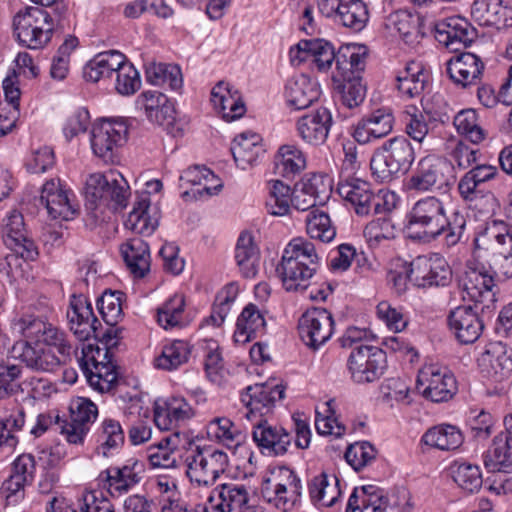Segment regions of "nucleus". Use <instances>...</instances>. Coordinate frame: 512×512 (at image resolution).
I'll return each instance as SVG.
<instances>
[{
	"label": "nucleus",
	"mask_w": 512,
	"mask_h": 512,
	"mask_svg": "<svg viewBox=\"0 0 512 512\" xmlns=\"http://www.w3.org/2000/svg\"><path fill=\"white\" fill-rule=\"evenodd\" d=\"M77 361L89 385L95 390L108 392L117 382L118 373L116 366L108 358V350L83 344Z\"/></svg>",
	"instance_id": "obj_7"
},
{
	"label": "nucleus",
	"mask_w": 512,
	"mask_h": 512,
	"mask_svg": "<svg viewBox=\"0 0 512 512\" xmlns=\"http://www.w3.org/2000/svg\"><path fill=\"white\" fill-rule=\"evenodd\" d=\"M116 83L115 90L124 96L132 95L141 86V80L139 72L131 64L125 60L119 65V68L115 71Z\"/></svg>",
	"instance_id": "obj_54"
},
{
	"label": "nucleus",
	"mask_w": 512,
	"mask_h": 512,
	"mask_svg": "<svg viewBox=\"0 0 512 512\" xmlns=\"http://www.w3.org/2000/svg\"><path fill=\"white\" fill-rule=\"evenodd\" d=\"M40 202L53 219L69 220L76 211L70 203L68 192L54 180L47 181L41 191Z\"/></svg>",
	"instance_id": "obj_27"
},
{
	"label": "nucleus",
	"mask_w": 512,
	"mask_h": 512,
	"mask_svg": "<svg viewBox=\"0 0 512 512\" xmlns=\"http://www.w3.org/2000/svg\"><path fill=\"white\" fill-rule=\"evenodd\" d=\"M124 59L125 56L116 50L99 53L86 63L83 68V77L86 81L94 83L102 78L110 77Z\"/></svg>",
	"instance_id": "obj_34"
},
{
	"label": "nucleus",
	"mask_w": 512,
	"mask_h": 512,
	"mask_svg": "<svg viewBox=\"0 0 512 512\" xmlns=\"http://www.w3.org/2000/svg\"><path fill=\"white\" fill-rule=\"evenodd\" d=\"M244 484L225 483L217 486L208 498L213 512H262L259 506L250 505Z\"/></svg>",
	"instance_id": "obj_16"
},
{
	"label": "nucleus",
	"mask_w": 512,
	"mask_h": 512,
	"mask_svg": "<svg viewBox=\"0 0 512 512\" xmlns=\"http://www.w3.org/2000/svg\"><path fill=\"white\" fill-rule=\"evenodd\" d=\"M252 437L254 442L269 455H284L291 445L292 436L282 427L272 426L267 418L253 422Z\"/></svg>",
	"instance_id": "obj_21"
},
{
	"label": "nucleus",
	"mask_w": 512,
	"mask_h": 512,
	"mask_svg": "<svg viewBox=\"0 0 512 512\" xmlns=\"http://www.w3.org/2000/svg\"><path fill=\"white\" fill-rule=\"evenodd\" d=\"M454 482L464 491L475 493L482 487L483 479L479 466L467 462H455L451 466Z\"/></svg>",
	"instance_id": "obj_48"
},
{
	"label": "nucleus",
	"mask_w": 512,
	"mask_h": 512,
	"mask_svg": "<svg viewBox=\"0 0 512 512\" xmlns=\"http://www.w3.org/2000/svg\"><path fill=\"white\" fill-rule=\"evenodd\" d=\"M319 96L317 84L305 75L291 78L285 87L286 101L296 110L308 108Z\"/></svg>",
	"instance_id": "obj_31"
},
{
	"label": "nucleus",
	"mask_w": 512,
	"mask_h": 512,
	"mask_svg": "<svg viewBox=\"0 0 512 512\" xmlns=\"http://www.w3.org/2000/svg\"><path fill=\"white\" fill-rule=\"evenodd\" d=\"M261 142V136L253 132H243L234 138L230 150L239 168L246 170L254 165L265 152Z\"/></svg>",
	"instance_id": "obj_30"
},
{
	"label": "nucleus",
	"mask_w": 512,
	"mask_h": 512,
	"mask_svg": "<svg viewBox=\"0 0 512 512\" xmlns=\"http://www.w3.org/2000/svg\"><path fill=\"white\" fill-rule=\"evenodd\" d=\"M299 189L317 199L320 205L326 202L331 192L328 177L317 173L307 175V177L303 178L301 188Z\"/></svg>",
	"instance_id": "obj_61"
},
{
	"label": "nucleus",
	"mask_w": 512,
	"mask_h": 512,
	"mask_svg": "<svg viewBox=\"0 0 512 512\" xmlns=\"http://www.w3.org/2000/svg\"><path fill=\"white\" fill-rule=\"evenodd\" d=\"M480 361L482 365H489L500 377H508L512 373V356L502 342L489 343Z\"/></svg>",
	"instance_id": "obj_44"
},
{
	"label": "nucleus",
	"mask_w": 512,
	"mask_h": 512,
	"mask_svg": "<svg viewBox=\"0 0 512 512\" xmlns=\"http://www.w3.org/2000/svg\"><path fill=\"white\" fill-rule=\"evenodd\" d=\"M210 437H214L227 446L235 442L240 436V432L234 426L233 422L226 417H217L211 420L207 427Z\"/></svg>",
	"instance_id": "obj_62"
},
{
	"label": "nucleus",
	"mask_w": 512,
	"mask_h": 512,
	"mask_svg": "<svg viewBox=\"0 0 512 512\" xmlns=\"http://www.w3.org/2000/svg\"><path fill=\"white\" fill-rule=\"evenodd\" d=\"M452 281V269L438 254L418 256L410 262V282L417 287H445Z\"/></svg>",
	"instance_id": "obj_14"
},
{
	"label": "nucleus",
	"mask_w": 512,
	"mask_h": 512,
	"mask_svg": "<svg viewBox=\"0 0 512 512\" xmlns=\"http://www.w3.org/2000/svg\"><path fill=\"white\" fill-rule=\"evenodd\" d=\"M193 414L190 404L181 397L157 400L154 404V423L160 430H173Z\"/></svg>",
	"instance_id": "obj_26"
},
{
	"label": "nucleus",
	"mask_w": 512,
	"mask_h": 512,
	"mask_svg": "<svg viewBox=\"0 0 512 512\" xmlns=\"http://www.w3.org/2000/svg\"><path fill=\"white\" fill-rule=\"evenodd\" d=\"M483 464L491 473H512V437L506 434L496 435L483 454Z\"/></svg>",
	"instance_id": "obj_28"
},
{
	"label": "nucleus",
	"mask_w": 512,
	"mask_h": 512,
	"mask_svg": "<svg viewBox=\"0 0 512 512\" xmlns=\"http://www.w3.org/2000/svg\"><path fill=\"white\" fill-rule=\"evenodd\" d=\"M128 127L124 121L103 120L91 133L93 153L107 164L118 161V150L126 142Z\"/></svg>",
	"instance_id": "obj_10"
},
{
	"label": "nucleus",
	"mask_w": 512,
	"mask_h": 512,
	"mask_svg": "<svg viewBox=\"0 0 512 512\" xmlns=\"http://www.w3.org/2000/svg\"><path fill=\"white\" fill-rule=\"evenodd\" d=\"M459 287L467 293L470 300L476 303H485L484 307L489 308V303L495 302L496 293L493 291L495 287L494 278L484 268H470L464 272L459 279Z\"/></svg>",
	"instance_id": "obj_22"
},
{
	"label": "nucleus",
	"mask_w": 512,
	"mask_h": 512,
	"mask_svg": "<svg viewBox=\"0 0 512 512\" xmlns=\"http://www.w3.org/2000/svg\"><path fill=\"white\" fill-rule=\"evenodd\" d=\"M416 387L426 399L435 403L449 401L458 390L454 375L447 368L436 365L419 371Z\"/></svg>",
	"instance_id": "obj_13"
},
{
	"label": "nucleus",
	"mask_w": 512,
	"mask_h": 512,
	"mask_svg": "<svg viewBox=\"0 0 512 512\" xmlns=\"http://www.w3.org/2000/svg\"><path fill=\"white\" fill-rule=\"evenodd\" d=\"M40 343L54 347L59 353L60 358L61 360H63V362H67L68 360H70L74 352L77 354V349H73V346L71 345L67 337V334L63 330L59 329L57 326H54L53 324H51V326L48 327V330L44 334V338H42V341Z\"/></svg>",
	"instance_id": "obj_59"
},
{
	"label": "nucleus",
	"mask_w": 512,
	"mask_h": 512,
	"mask_svg": "<svg viewBox=\"0 0 512 512\" xmlns=\"http://www.w3.org/2000/svg\"><path fill=\"white\" fill-rule=\"evenodd\" d=\"M347 367L355 383H372L377 381L386 370V352L375 346L359 345L350 353Z\"/></svg>",
	"instance_id": "obj_9"
},
{
	"label": "nucleus",
	"mask_w": 512,
	"mask_h": 512,
	"mask_svg": "<svg viewBox=\"0 0 512 512\" xmlns=\"http://www.w3.org/2000/svg\"><path fill=\"white\" fill-rule=\"evenodd\" d=\"M464 441L460 429L451 424H439L429 428L422 436L421 442L431 448L450 451L458 449Z\"/></svg>",
	"instance_id": "obj_33"
},
{
	"label": "nucleus",
	"mask_w": 512,
	"mask_h": 512,
	"mask_svg": "<svg viewBox=\"0 0 512 512\" xmlns=\"http://www.w3.org/2000/svg\"><path fill=\"white\" fill-rule=\"evenodd\" d=\"M28 233L23 215L18 210H11L2 220V238L5 245L19 241Z\"/></svg>",
	"instance_id": "obj_60"
},
{
	"label": "nucleus",
	"mask_w": 512,
	"mask_h": 512,
	"mask_svg": "<svg viewBox=\"0 0 512 512\" xmlns=\"http://www.w3.org/2000/svg\"><path fill=\"white\" fill-rule=\"evenodd\" d=\"M189 355L188 343L175 340L163 347L161 354L155 359V366L162 370H175L188 361Z\"/></svg>",
	"instance_id": "obj_46"
},
{
	"label": "nucleus",
	"mask_w": 512,
	"mask_h": 512,
	"mask_svg": "<svg viewBox=\"0 0 512 512\" xmlns=\"http://www.w3.org/2000/svg\"><path fill=\"white\" fill-rule=\"evenodd\" d=\"M302 489L299 487L289 488V486H275L262 488V495L267 502L273 504L277 509L288 512L300 502Z\"/></svg>",
	"instance_id": "obj_47"
},
{
	"label": "nucleus",
	"mask_w": 512,
	"mask_h": 512,
	"mask_svg": "<svg viewBox=\"0 0 512 512\" xmlns=\"http://www.w3.org/2000/svg\"><path fill=\"white\" fill-rule=\"evenodd\" d=\"M407 237L421 244H429L443 236V244L454 247L463 238L466 219L459 212L446 215L444 203L435 196L419 199L406 215Z\"/></svg>",
	"instance_id": "obj_1"
},
{
	"label": "nucleus",
	"mask_w": 512,
	"mask_h": 512,
	"mask_svg": "<svg viewBox=\"0 0 512 512\" xmlns=\"http://www.w3.org/2000/svg\"><path fill=\"white\" fill-rule=\"evenodd\" d=\"M335 91L339 101L347 108L353 109L360 106L366 97V84L362 76H333Z\"/></svg>",
	"instance_id": "obj_37"
},
{
	"label": "nucleus",
	"mask_w": 512,
	"mask_h": 512,
	"mask_svg": "<svg viewBox=\"0 0 512 512\" xmlns=\"http://www.w3.org/2000/svg\"><path fill=\"white\" fill-rule=\"evenodd\" d=\"M448 324L462 344H472L481 335L484 324L472 306H458L448 316Z\"/></svg>",
	"instance_id": "obj_23"
},
{
	"label": "nucleus",
	"mask_w": 512,
	"mask_h": 512,
	"mask_svg": "<svg viewBox=\"0 0 512 512\" xmlns=\"http://www.w3.org/2000/svg\"><path fill=\"white\" fill-rule=\"evenodd\" d=\"M266 322L258 307L248 304L239 315L236 323L234 339L236 342L246 343L265 330Z\"/></svg>",
	"instance_id": "obj_36"
},
{
	"label": "nucleus",
	"mask_w": 512,
	"mask_h": 512,
	"mask_svg": "<svg viewBox=\"0 0 512 512\" xmlns=\"http://www.w3.org/2000/svg\"><path fill=\"white\" fill-rule=\"evenodd\" d=\"M149 207L150 197L146 193L135 202L125 221V227L137 234L151 235L157 226V221H152L148 215Z\"/></svg>",
	"instance_id": "obj_43"
},
{
	"label": "nucleus",
	"mask_w": 512,
	"mask_h": 512,
	"mask_svg": "<svg viewBox=\"0 0 512 512\" xmlns=\"http://www.w3.org/2000/svg\"><path fill=\"white\" fill-rule=\"evenodd\" d=\"M120 253L135 277L143 278L149 272V246L141 238H132L123 243L120 247Z\"/></svg>",
	"instance_id": "obj_32"
},
{
	"label": "nucleus",
	"mask_w": 512,
	"mask_h": 512,
	"mask_svg": "<svg viewBox=\"0 0 512 512\" xmlns=\"http://www.w3.org/2000/svg\"><path fill=\"white\" fill-rule=\"evenodd\" d=\"M107 478L111 486L119 492L128 491L140 480L133 468L124 466L122 468L112 467L107 470Z\"/></svg>",
	"instance_id": "obj_64"
},
{
	"label": "nucleus",
	"mask_w": 512,
	"mask_h": 512,
	"mask_svg": "<svg viewBox=\"0 0 512 512\" xmlns=\"http://www.w3.org/2000/svg\"><path fill=\"white\" fill-rule=\"evenodd\" d=\"M471 14L479 24L495 26L498 29L509 26V21L512 20V10L503 5L502 0H475Z\"/></svg>",
	"instance_id": "obj_29"
},
{
	"label": "nucleus",
	"mask_w": 512,
	"mask_h": 512,
	"mask_svg": "<svg viewBox=\"0 0 512 512\" xmlns=\"http://www.w3.org/2000/svg\"><path fill=\"white\" fill-rule=\"evenodd\" d=\"M496 167L486 164H476L459 181L460 195L467 201H473L481 193L480 186L494 178Z\"/></svg>",
	"instance_id": "obj_38"
},
{
	"label": "nucleus",
	"mask_w": 512,
	"mask_h": 512,
	"mask_svg": "<svg viewBox=\"0 0 512 512\" xmlns=\"http://www.w3.org/2000/svg\"><path fill=\"white\" fill-rule=\"evenodd\" d=\"M70 421L55 416L60 433L71 444H82L90 425L98 415L97 406L89 399L77 398L70 404Z\"/></svg>",
	"instance_id": "obj_11"
},
{
	"label": "nucleus",
	"mask_w": 512,
	"mask_h": 512,
	"mask_svg": "<svg viewBox=\"0 0 512 512\" xmlns=\"http://www.w3.org/2000/svg\"><path fill=\"white\" fill-rule=\"evenodd\" d=\"M270 192L266 201V207L272 215L283 216L290 210L292 192L289 185L280 180L269 182Z\"/></svg>",
	"instance_id": "obj_51"
},
{
	"label": "nucleus",
	"mask_w": 512,
	"mask_h": 512,
	"mask_svg": "<svg viewBox=\"0 0 512 512\" xmlns=\"http://www.w3.org/2000/svg\"><path fill=\"white\" fill-rule=\"evenodd\" d=\"M147 81L153 85L168 84L172 90L182 87L180 67L173 64L153 63L146 68Z\"/></svg>",
	"instance_id": "obj_49"
},
{
	"label": "nucleus",
	"mask_w": 512,
	"mask_h": 512,
	"mask_svg": "<svg viewBox=\"0 0 512 512\" xmlns=\"http://www.w3.org/2000/svg\"><path fill=\"white\" fill-rule=\"evenodd\" d=\"M325 414H321L316 410L315 428L320 435H334L340 438L345 433V426L337 421L335 410L333 409V400L327 401L325 404Z\"/></svg>",
	"instance_id": "obj_56"
},
{
	"label": "nucleus",
	"mask_w": 512,
	"mask_h": 512,
	"mask_svg": "<svg viewBox=\"0 0 512 512\" xmlns=\"http://www.w3.org/2000/svg\"><path fill=\"white\" fill-rule=\"evenodd\" d=\"M435 38L446 48L459 51L469 46L477 37V30L463 17L452 16L434 24Z\"/></svg>",
	"instance_id": "obj_18"
},
{
	"label": "nucleus",
	"mask_w": 512,
	"mask_h": 512,
	"mask_svg": "<svg viewBox=\"0 0 512 512\" xmlns=\"http://www.w3.org/2000/svg\"><path fill=\"white\" fill-rule=\"evenodd\" d=\"M306 231L311 239L320 242H330L336 236V230L331 225L330 217L317 210H312L306 218Z\"/></svg>",
	"instance_id": "obj_53"
},
{
	"label": "nucleus",
	"mask_w": 512,
	"mask_h": 512,
	"mask_svg": "<svg viewBox=\"0 0 512 512\" xmlns=\"http://www.w3.org/2000/svg\"><path fill=\"white\" fill-rule=\"evenodd\" d=\"M260 252L253 236L242 232L235 247V260L245 278H254L258 273Z\"/></svg>",
	"instance_id": "obj_35"
},
{
	"label": "nucleus",
	"mask_w": 512,
	"mask_h": 512,
	"mask_svg": "<svg viewBox=\"0 0 512 512\" xmlns=\"http://www.w3.org/2000/svg\"><path fill=\"white\" fill-rule=\"evenodd\" d=\"M292 63L298 64L304 61H311L321 72L327 71L335 59V49L332 44L324 39L301 40L290 50Z\"/></svg>",
	"instance_id": "obj_20"
},
{
	"label": "nucleus",
	"mask_w": 512,
	"mask_h": 512,
	"mask_svg": "<svg viewBox=\"0 0 512 512\" xmlns=\"http://www.w3.org/2000/svg\"><path fill=\"white\" fill-rule=\"evenodd\" d=\"M490 242L496 256L512 255V233L502 224L494 222L487 227L484 235Z\"/></svg>",
	"instance_id": "obj_57"
},
{
	"label": "nucleus",
	"mask_w": 512,
	"mask_h": 512,
	"mask_svg": "<svg viewBox=\"0 0 512 512\" xmlns=\"http://www.w3.org/2000/svg\"><path fill=\"white\" fill-rule=\"evenodd\" d=\"M333 326L330 312L324 308H312L299 318L298 332L307 347L317 350L331 338Z\"/></svg>",
	"instance_id": "obj_15"
},
{
	"label": "nucleus",
	"mask_w": 512,
	"mask_h": 512,
	"mask_svg": "<svg viewBox=\"0 0 512 512\" xmlns=\"http://www.w3.org/2000/svg\"><path fill=\"white\" fill-rule=\"evenodd\" d=\"M99 441L101 445L97 451L103 456L108 455V450L121 446L124 443V432L120 423L114 419H105L101 424Z\"/></svg>",
	"instance_id": "obj_55"
},
{
	"label": "nucleus",
	"mask_w": 512,
	"mask_h": 512,
	"mask_svg": "<svg viewBox=\"0 0 512 512\" xmlns=\"http://www.w3.org/2000/svg\"><path fill=\"white\" fill-rule=\"evenodd\" d=\"M315 245L302 238L292 239L276 266V274L286 291H304L318 269Z\"/></svg>",
	"instance_id": "obj_2"
},
{
	"label": "nucleus",
	"mask_w": 512,
	"mask_h": 512,
	"mask_svg": "<svg viewBox=\"0 0 512 512\" xmlns=\"http://www.w3.org/2000/svg\"><path fill=\"white\" fill-rule=\"evenodd\" d=\"M455 181L452 162L436 155H427L418 161L407 187L419 193H446Z\"/></svg>",
	"instance_id": "obj_4"
},
{
	"label": "nucleus",
	"mask_w": 512,
	"mask_h": 512,
	"mask_svg": "<svg viewBox=\"0 0 512 512\" xmlns=\"http://www.w3.org/2000/svg\"><path fill=\"white\" fill-rule=\"evenodd\" d=\"M485 65L474 53L464 52L452 57L447 62V74L457 85L466 88L480 81Z\"/></svg>",
	"instance_id": "obj_25"
},
{
	"label": "nucleus",
	"mask_w": 512,
	"mask_h": 512,
	"mask_svg": "<svg viewBox=\"0 0 512 512\" xmlns=\"http://www.w3.org/2000/svg\"><path fill=\"white\" fill-rule=\"evenodd\" d=\"M211 101L214 107L228 122L240 118L245 113V105L232 96L228 84L219 82L211 91Z\"/></svg>",
	"instance_id": "obj_39"
},
{
	"label": "nucleus",
	"mask_w": 512,
	"mask_h": 512,
	"mask_svg": "<svg viewBox=\"0 0 512 512\" xmlns=\"http://www.w3.org/2000/svg\"><path fill=\"white\" fill-rule=\"evenodd\" d=\"M394 115L390 108L382 107L360 119L354 127L353 137L360 144L387 136L393 130Z\"/></svg>",
	"instance_id": "obj_19"
},
{
	"label": "nucleus",
	"mask_w": 512,
	"mask_h": 512,
	"mask_svg": "<svg viewBox=\"0 0 512 512\" xmlns=\"http://www.w3.org/2000/svg\"><path fill=\"white\" fill-rule=\"evenodd\" d=\"M376 457V450L372 444L367 441L356 442L348 446L345 452L346 461L359 471L370 464Z\"/></svg>",
	"instance_id": "obj_58"
},
{
	"label": "nucleus",
	"mask_w": 512,
	"mask_h": 512,
	"mask_svg": "<svg viewBox=\"0 0 512 512\" xmlns=\"http://www.w3.org/2000/svg\"><path fill=\"white\" fill-rule=\"evenodd\" d=\"M454 126L458 133L470 142L478 144L486 137V131L478 123V115L474 109L460 111L454 117Z\"/></svg>",
	"instance_id": "obj_50"
},
{
	"label": "nucleus",
	"mask_w": 512,
	"mask_h": 512,
	"mask_svg": "<svg viewBox=\"0 0 512 512\" xmlns=\"http://www.w3.org/2000/svg\"><path fill=\"white\" fill-rule=\"evenodd\" d=\"M369 15L363 1H340L335 21L354 31H361L368 21Z\"/></svg>",
	"instance_id": "obj_45"
},
{
	"label": "nucleus",
	"mask_w": 512,
	"mask_h": 512,
	"mask_svg": "<svg viewBox=\"0 0 512 512\" xmlns=\"http://www.w3.org/2000/svg\"><path fill=\"white\" fill-rule=\"evenodd\" d=\"M121 291H105L97 300V308L107 325L117 324L123 317Z\"/></svg>",
	"instance_id": "obj_52"
},
{
	"label": "nucleus",
	"mask_w": 512,
	"mask_h": 512,
	"mask_svg": "<svg viewBox=\"0 0 512 512\" xmlns=\"http://www.w3.org/2000/svg\"><path fill=\"white\" fill-rule=\"evenodd\" d=\"M184 312L185 298L182 294H175L157 308V322L164 329L185 326Z\"/></svg>",
	"instance_id": "obj_41"
},
{
	"label": "nucleus",
	"mask_w": 512,
	"mask_h": 512,
	"mask_svg": "<svg viewBox=\"0 0 512 512\" xmlns=\"http://www.w3.org/2000/svg\"><path fill=\"white\" fill-rule=\"evenodd\" d=\"M332 122L331 112L325 107H320L298 119L297 132L304 142L315 146L321 145L328 137Z\"/></svg>",
	"instance_id": "obj_24"
},
{
	"label": "nucleus",
	"mask_w": 512,
	"mask_h": 512,
	"mask_svg": "<svg viewBox=\"0 0 512 512\" xmlns=\"http://www.w3.org/2000/svg\"><path fill=\"white\" fill-rule=\"evenodd\" d=\"M285 396V386L282 384H273L265 382L248 386L244 397H249L245 403L248 412L246 417L256 422L261 418H266L273 412L277 400H282Z\"/></svg>",
	"instance_id": "obj_17"
},
{
	"label": "nucleus",
	"mask_w": 512,
	"mask_h": 512,
	"mask_svg": "<svg viewBox=\"0 0 512 512\" xmlns=\"http://www.w3.org/2000/svg\"><path fill=\"white\" fill-rule=\"evenodd\" d=\"M275 172L285 178L299 174L306 167L303 152L294 145H282L274 158Z\"/></svg>",
	"instance_id": "obj_40"
},
{
	"label": "nucleus",
	"mask_w": 512,
	"mask_h": 512,
	"mask_svg": "<svg viewBox=\"0 0 512 512\" xmlns=\"http://www.w3.org/2000/svg\"><path fill=\"white\" fill-rule=\"evenodd\" d=\"M20 358L27 367L42 372H52L61 364L66 363L50 350L34 348L27 342L23 345Z\"/></svg>",
	"instance_id": "obj_42"
},
{
	"label": "nucleus",
	"mask_w": 512,
	"mask_h": 512,
	"mask_svg": "<svg viewBox=\"0 0 512 512\" xmlns=\"http://www.w3.org/2000/svg\"><path fill=\"white\" fill-rule=\"evenodd\" d=\"M121 182L116 175L111 172L109 175L101 173L91 174L86 180L85 194L88 201V208L94 211L93 216L98 219L97 211L101 206L111 210L123 209L127 205L128 185L123 177L118 174Z\"/></svg>",
	"instance_id": "obj_5"
},
{
	"label": "nucleus",
	"mask_w": 512,
	"mask_h": 512,
	"mask_svg": "<svg viewBox=\"0 0 512 512\" xmlns=\"http://www.w3.org/2000/svg\"><path fill=\"white\" fill-rule=\"evenodd\" d=\"M49 11L40 7H27L18 12L13 20L18 42L30 49H39L51 39L53 26L49 23Z\"/></svg>",
	"instance_id": "obj_6"
},
{
	"label": "nucleus",
	"mask_w": 512,
	"mask_h": 512,
	"mask_svg": "<svg viewBox=\"0 0 512 512\" xmlns=\"http://www.w3.org/2000/svg\"><path fill=\"white\" fill-rule=\"evenodd\" d=\"M237 289L234 285L226 287L224 293H220L216 297V303L213 306L211 315L207 319L208 323H212L214 326H220L226 316L230 312L231 304L233 303L236 296Z\"/></svg>",
	"instance_id": "obj_63"
},
{
	"label": "nucleus",
	"mask_w": 512,
	"mask_h": 512,
	"mask_svg": "<svg viewBox=\"0 0 512 512\" xmlns=\"http://www.w3.org/2000/svg\"><path fill=\"white\" fill-rule=\"evenodd\" d=\"M415 160V151L405 136H395L377 147L370 160L373 177L389 183L406 174Z\"/></svg>",
	"instance_id": "obj_3"
},
{
	"label": "nucleus",
	"mask_w": 512,
	"mask_h": 512,
	"mask_svg": "<svg viewBox=\"0 0 512 512\" xmlns=\"http://www.w3.org/2000/svg\"><path fill=\"white\" fill-rule=\"evenodd\" d=\"M337 192L354 207L356 214L360 216L369 215L372 209L375 214L386 210L385 204H382L383 198L375 195L370 183L360 178L341 176L337 184Z\"/></svg>",
	"instance_id": "obj_12"
},
{
	"label": "nucleus",
	"mask_w": 512,
	"mask_h": 512,
	"mask_svg": "<svg viewBox=\"0 0 512 512\" xmlns=\"http://www.w3.org/2000/svg\"><path fill=\"white\" fill-rule=\"evenodd\" d=\"M186 474L192 483L198 486H211L228 467L225 452L196 447L186 457Z\"/></svg>",
	"instance_id": "obj_8"
}]
</instances>
